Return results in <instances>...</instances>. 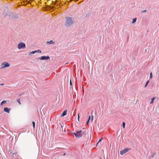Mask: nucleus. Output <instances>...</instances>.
<instances>
[{
	"instance_id": "nucleus-15",
	"label": "nucleus",
	"mask_w": 159,
	"mask_h": 159,
	"mask_svg": "<svg viewBox=\"0 0 159 159\" xmlns=\"http://www.w3.org/2000/svg\"><path fill=\"white\" fill-rule=\"evenodd\" d=\"M152 72H151L150 75V79H152Z\"/></svg>"
},
{
	"instance_id": "nucleus-14",
	"label": "nucleus",
	"mask_w": 159,
	"mask_h": 159,
	"mask_svg": "<svg viewBox=\"0 0 159 159\" xmlns=\"http://www.w3.org/2000/svg\"><path fill=\"white\" fill-rule=\"evenodd\" d=\"M149 80H148V81L147 82H146V84H145V86H144V87H147V85H148V83H149Z\"/></svg>"
},
{
	"instance_id": "nucleus-12",
	"label": "nucleus",
	"mask_w": 159,
	"mask_h": 159,
	"mask_svg": "<svg viewBox=\"0 0 159 159\" xmlns=\"http://www.w3.org/2000/svg\"><path fill=\"white\" fill-rule=\"evenodd\" d=\"M6 102V101H3L1 102V105H2L4 104Z\"/></svg>"
},
{
	"instance_id": "nucleus-8",
	"label": "nucleus",
	"mask_w": 159,
	"mask_h": 159,
	"mask_svg": "<svg viewBox=\"0 0 159 159\" xmlns=\"http://www.w3.org/2000/svg\"><path fill=\"white\" fill-rule=\"evenodd\" d=\"M10 110V108H8L7 107H5L4 109V111H5L7 112V113L9 112Z\"/></svg>"
},
{
	"instance_id": "nucleus-18",
	"label": "nucleus",
	"mask_w": 159,
	"mask_h": 159,
	"mask_svg": "<svg viewBox=\"0 0 159 159\" xmlns=\"http://www.w3.org/2000/svg\"><path fill=\"white\" fill-rule=\"evenodd\" d=\"M32 124H33V126L34 127V129L35 128V123L33 121L32 122Z\"/></svg>"
},
{
	"instance_id": "nucleus-4",
	"label": "nucleus",
	"mask_w": 159,
	"mask_h": 159,
	"mask_svg": "<svg viewBox=\"0 0 159 159\" xmlns=\"http://www.w3.org/2000/svg\"><path fill=\"white\" fill-rule=\"evenodd\" d=\"M26 48L25 43L22 42L19 43L17 45V48L18 49H24Z\"/></svg>"
},
{
	"instance_id": "nucleus-21",
	"label": "nucleus",
	"mask_w": 159,
	"mask_h": 159,
	"mask_svg": "<svg viewBox=\"0 0 159 159\" xmlns=\"http://www.w3.org/2000/svg\"><path fill=\"white\" fill-rule=\"evenodd\" d=\"M102 139V138L101 137V139H99V141H98V143H99V142L101 141Z\"/></svg>"
},
{
	"instance_id": "nucleus-2",
	"label": "nucleus",
	"mask_w": 159,
	"mask_h": 159,
	"mask_svg": "<svg viewBox=\"0 0 159 159\" xmlns=\"http://www.w3.org/2000/svg\"><path fill=\"white\" fill-rule=\"evenodd\" d=\"M84 134L85 132L82 130L77 131L75 133H72L73 134L75 135L76 138H79L81 137Z\"/></svg>"
},
{
	"instance_id": "nucleus-7",
	"label": "nucleus",
	"mask_w": 159,
	"mask_h": 159,
	"mask_svg": "<svg viewBox=\"0 0 159 159\" xmlns=\"http://www.w3.org/2000/svg\"><path fill=\"white\" fill-rule=\"evenodd\" d=\"M46 43L48 44H55V42L52 40L47 42Z\"/></svg>"
},
{
	"instance_id": "nucleus-6",
	"label": "nucleus",
	"mask_w": 159,
	"mask_h": 159,
	"mask_svg": "<svg viewBox=\"0 0 159 159\" xmlns=\"http://www.w3.org/2000/svg\"><path fill=\"white\" fill-rule=\"evenodd\" d=\"M40 60H48L50 59V57L49 56H43L39 58Z\"/></svg>"
},
{
	"instance_id": "nucleus-26",
	"label": "nucleus",
	"mask_w": 159,
	"mask_h": 159,
	"mask_svg": "<svg viewBox=\"0 0 159 159\" xmlns=\"http://www.w3.org/2000/svg\"><path fill=\"white\" fill-rule=\"evenodd\" d=\"M93 118H92V121H93Z\"/></svg>"
},
{
	"instance_id": "nucleus-5",
	"label": "nucleus",
	"mask_w": 159,
	"mask_h": 159,
	"mask_svg": "<svg viewBox=\"0 0 159 159\" xmlns=\"http://www.w3.org/2000/svg\"><path fill=\"white\" fill-rule=\"evenodd\" d=\"M130 150V149L129 148L124 149L120 151V154L121 155H122Z\"/></svg>"
},
{
	"instance_id": "nucleus-22",
	"label": "nucleus",
	"mask_w": 159,
	"mask_h": 159,
	"mask_svg": "<svg viewBox=\"0 0 159 159\" xmlns=\"http://www.w3.org/2000/svg\"><path fill=\"white\" fill-rule=\"evenodd\" d=\"M147 11V10H144L143 11V12H145Z\"/></svg>"
},
{
	"instance_id": "nucleus-1",
	"label": "nucleus",
	"mask_w": 159,
	"mask_h": 159,
	"mask_svg": "<svg viewBox=\"0 0 159 159\" xmlns=\"http://www.w3.org/2000/svg\"><path fill=\"white\" fill-rule=\"evenodd\" d=\"M75 21L74 19L71 17H66L65 25L67 27L71 26L74 23Z\"/></svg>"
},
{
	"instance_id": "nucleus-25",
	"label": "nucleus",
	"mask_w": 159,
	"mask_h": 159,
	"mask_svg": "<svg viewBox=\"0 0 159 159\" xmlns=\"http://www.w3.org/2000/svg\"><path fill=\"white\" fill-rule=\"evenodd\" d=\"M0 85H2V86H3L4 85V84H0Z\"/></svg>"
},
{
	"instance_id": "nucleus-10",
	"label": "nucleus",
	"mask_w": 159,
	"mask_h": 159,
	"mask_svg": "<svg viewBox=\"0 0 159 159\" xmlns=\"http://www.w3.org/2000/svg\"><path fill=\"white\" fill-rule=\"evenodd\" d=\"M136 20H137V19L136 18H134L133 19L132 23L133 24L136 21Z\"/></svg>"
},
{
	"instance_id": "nucleus-23",
	"label": "nucleus",
	"mask_w": 159,
	"mask_h": 159,
	"mask_svg": "<svg viewBox=\"0 0 159 159\" xmlns=\"http://www.w3.org/2000/svg\"><path fill=\"white\" fill-rule=\"evenodd\" d=\"M79 118H80L79 115V114H78V120H79Z\"/></svg>"
},
{
	"instance_id": "nucleus-19",
	"label": "nucleus",
	"mask_w": 159,
	"mask_h": 159,
	"mask_svg": "<svg viewBox=\"0 0 159 159\" xmlns=\"http://www.w3.org/2000/svg\"><path fill=\"white\" fill-rule=\"evenodd\" d=\"M17 102H18V103L20 104H21V103L20 102V99H18L17 100Z\"/></svg>"
},
{
	"instance_id": "nucleus-11",
	"label": "nucleus",
	"mask_w": 159,
	"mask_h": 159,
	"mask_svg": "<svg viewBox=\"0 0 159 159\" xmlns=\"http://www.w3.org/2000/svg\"><path fill=\"white\" fill-rule=\"evenodd\" d=\"M155 97H153L151 101L150 102V104H152L153 103L154 100L155 99Z\"/></svg>"
},
{
	"instance_id": "nucleus-3",
	"label": "nucleus",
	"mask_w": 159,
	"mask_h": 159,
	"mask_svg": "<svg viewBox=\"0 0 159 159\" xmlns=\"http://www.w3.org/2000/svg\"><path fill=\"white\" fill-rule=\"evenodd\" d=\"M10 66V64L7 61L2 62L1 64V69H3L9 67Z\"/></svg>"
},
{
	"instance_id": "nucleus-13",
	"label": "nucleus",
	"mask_w": 159,
	"mask_h": 159,
	"mask_svg": "<svg viewBox=\"0 0 159 159\" xmlns=\"http://www.w3.org/2000/svg\"><path fill=\"white\" fill-rule=\"evenodd\" d=\"M36 52H38V53H41L42 52L40 50H35Z\"/></svg>"
},
{
	"instance_id": "nucleus-24",
	"label": "nucleus",
	"mask_w": 159,
	"mask_h": 159,
	"mask_svg": "<svg viewBox=\"0 0 159 159\" xmlns=\"http://www.w3.org/2000/svg\"><path fill=\"white\" fill-rule=\"evenodd\" d=\"M70 84L71 85H72V83H71V82L70 80Z\"/></svg>"
},
{
	"instance_id": "nucleus-20",
	"label": "nucleus",
	"mask_w": 159,
	"mask_h": 159,
	"mask_svg": "<svg viewBox=\"0 0 159 159\" xmlns=\"http://www.w3.org/2000/svg\"><path fill=\"white\" fill-rule=\"evenodd\" d=\"M90 116H89V117L88 120L87 121V122H86V123H87V124H88V123H89V120H90Z\"/></svg>"
},
{
	"instance_id": "nucleus-9",
	"label": "nucleus",
	"mask_w": 159,
	"mask_h": 159,
	"mask_svg": "<svg viewBox=\"0 0 159 159\" xmlns=\"http://www.w3.org/2000/svg\"><path fill=\"white\" fill-rule=\"evenodd\" d=\"M67 112V110H65L63 112V113L61 115V116L62 117L66 115Z\"/></svg>"
},
{
	"instance_id": "nucleus-17",
	"label": "nucleus",
	"mask_w": 159,
	"mask_h": 159,
	"mask_svg": "<svg viewBox=\"0 0 159 159\" xmlns=\"http://www.w3.org/2000/svg\"><path fill=\"white\" fill-rule=\"evenodd\" d=\"M36 53L35 51H32L30 53V54H34Z\"/></svg>"
},
{
	"instance_id": "nucleus-16",
	"label": "nucleus",
	"mask_w": 159,
	"mask_h": 159,
	"mask_svg": "<svg viewBox=\"0 0 159 159\" xmlns=\"http://www.w3.org/2000/svg\"><path fill=\"white\" fill-rule=\"evenodd\" d=\"M122 125L123 128H125V123L124 122L122 123Z\"/></svg>"
}]
</instances>
